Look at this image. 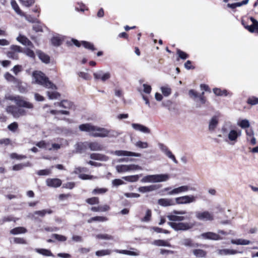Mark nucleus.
Wrapping results in <instances>:
<instances>
[{
  "mask_svg": "<svg viewBox=\"0 0 258 258\" xmlns=\"http://www.w3.org/2000/svg\"><path fill=\"white\" fill-rule=\"evenodd\" d=\"M90 157L93 160L100 161L107 160V157L105 155L99 153H92L90 154Z\"/></svg>",
  "mask_w": 258,
  "mask_h": 258,
  "instance_id": "nucleus-28",
  "label": "nucleus"
},
{
  "mask_svg": "<svg viewBox=\"0 0 258 258\" xmlns=\"http://www.w3.org/2000/svg\"><path fill=\"white\" fill-rule=\"evenodd\" d=\"M152 212L151 210L147 209L146 211L145 215L140 219L143 222H149L152 219Z\"/></svg>",
  "mask_w": 258,
  "mask_h": 258,
  "instance_id": "nucleus-30",
  "label": "nucleus"
},
{
  "mask_svg": "<svg viewBox=\"0 0 258 258\" xmlns=\"http://www.w3.org/2000/svg\"><path fill=\"white\" fill-rule=\"evenodd\" d=\"M23 52L31 58H35V54L34 52L29 48H26L24 51H23Z\"/></svg>",
  "mask_w": 258,
  "mask_h": 258,
  "instance_id": "nucleus-54",
  "label": "nucleus"
},
{
  "mask_svg": "<svg viewBox=\"0 0 258 258\" xmlns=\"http://www.w3.org/2000/svg\"><path fill=\"white\" fill-rule=\"evenodd\" d=\"M231 242L237 245H248L250 243L249 240L243 239H232Z\"/></svg>",
  "mask_w": 258,
  "mask_h": 258,
  "instance_id": "nucleus-35",
  "label": "nucleus"
},
{
  "mask_svg": "<svg viewBox=\"0 0 258 258\" xmlns=\"http://www.w3.org/2000/svg\"><path fill=\"white\" fill-rule=\"evenodd\" d=\"M109 206L106 205L104 206H99L98 207H92L91 210L93 212H105L109 210Z\"/></svg>",
  "mask_w": 258,
  "mask_h": 258,
  "instance_id": "nucleus-34",
  "label": "nucleus"
},
{
  "mask_svg": "<svg viewBox=\"0 0 258 258\" xmlns=\"http://www.w3.org/2000/svg\"><path fill=\"white\" fill-rule=\"evenodd\" d=\"M52 237L59 241H65L67 240V237L65 236L58 234H53Z\"/></svg>",
  "mask_w": 258,
  "mask_h": 258,
  "instance_id": "nucleus-55",
  "label": "nucleus"
},
{
  "mask_svg": "<svg viewBox=\"0 0 258 258\" xmlns=\"http://www.w3.org/2000/svg\"><path fill=\"white\" fill-rule=\"evenodd\" d=\"M172 214L167 216V218L171 221H182L184 220L190 221L191 219L192 212L188 213L185 211L173 210ZM174 230L176 231H187L192 229L196 225V222L192 221L188 222H174L168 223Z\"/></svg>",
  "mask_w": 258,
  "mask_h": 258,
  "instance_id": "nucleus-1",
  "label": "nucleus"
},
{
  "mask_svg": "<svg viewBox=\"0 0 258 258\" xmlns=\"http://www.w3.org/2000/svg\"><path fill=\"white\" fill-rule=\"evenodd\" d=\"M10 157L12 159L22 160L26 159L27 156L24 155H19L16 153H12L10 154Z\"/></svg>",
  "mask_w": 258,
  "mask_h": 258,
  "instance_id": "nucleus-47",
  "label": "nucleus"
},
{
  "mask_svg": "<svg viewBox=\"0 0 258 258\" xmlns=\"http://www.w3.org/2000/svg\"><path fill=\"white\" fill-rule=\"evenodd\" d=\"M114 251L121 254H126L129 255H134V256H137L139 255V253L137 252L127 250H119V249H115L114 250Z\"/></svg>",
  "mask_w": 258,
  "mask_h": 258,
  "instance_id": "nucleus-39",
  "label": "nucleus"
},
{
  "mask_svg": "<svg viewBox=\"0 0 258 258\" xmlns=\"http://www.w3.org/2000/svg\"><path fill=\"white\" fill-rule=\"evenodd\" d=\"M239 136L235 130H231L228 134V138L230 141H236Z\"/></svg>",
  "mask_w": 258,
  "mask_h": 258,
  "instance_id": "nucleus-43",
  "label": "nucleus"
},
{
  "mask_svg": "<svg viewBox=\"0 0 258 258\" xmlns=\"http://www.w3.org/2000/svg\"><path fill=\"white\" fill-rule=\"evenodd\" d=\"M26 232L27 229L23 227H17L10 230V233L13 235L25 233Z\"/></svg>",
  "mask_w": 258,
  "mask_h": 258,
  "instance_id": "nucleus-29",
  "label": "nucleus"
},
{
  "mask_svg": "<svg viewBox=\"0 0 258 258\" xmlns=\"http://www.w3.org/2000/svg\"><path fill=\"white\" fill-rule=\"evenodd\" d=\"M246 103L251 106L258 104V98L255 96H250L248 98Z\"/></svg>",
  "mask_w": 258,
  "mask_h": 258,
  "instance_id": "nucleus-40",
  "label": "nucleus"
},
{
  "mask_svg": "<svg viewBox=\"0 0 258 258\" xmlns=\"http://www.w3.org/2000/svg\"><path fill=\"white\" fill-rule=\"evenodd\" d=\"M11 4L12 8L18 15L21 16H25L24 13L20 9L19 6L15 0H12L11 2Z\"/></svg>",
  "mask_w": 258,
  "mask_h": 258,
  "instance_id": "nucleus-22",
  "label": "nucleus"
},
{
  "mask_svg": "<svg viewBox=\"0 0 258 258\" xmlns=\"http://www.w3.org/2000/svg\"><path fill=\"white\" fill-rule=\"evenodd\" d=\"M111 253L110 249H103L96 251L95 254L98 256H102L106 255H109Z\"/></svg>",
  "mask_w": 258,
  "mask_h": 258,
  "instance_id": "nucleus-44",
  "label": "nucleus"
},
{
  "mask_svg": "<svg viewBox=\"0 0 258 258\" xmlns=\"http://www.w3.org/2000/svg\"><path fill=\"white\" fill-rule=\"evenodd\" d=\"M82 45L85 48L91 51H95L97 49L95 47L94 44L90 42L86 41H81Z\"/></svg>",
  "mask_w": 258,
  "mask_h": 258,
  "instance_id": "nucleus-36",
  "label": "nucleus"
},
{
  "mask_svg": "<svg viewBox=\"0 0 258 258\" xmlns=\"http://www.w3.org/2000/svg\"><path fill=\"white\" fill-rule=\"evenodd\" d=\"M12 82L15 85L17 88H18L20 91H21V88L22 85V82L20 79L15 77Z\"/></svg>",
  "mask_w": 258,
  "mask_h": 258,
  "instance_id": "nucleus-64",
  "label": "nucleus"
},
{
  "mask_svg": "<svg viewBox=\"0 0 258 258\" xmlns=\"http://www.w3.org/2000/svg\"><path fill=\"white\" fill-rule=\"evenodd\" d=\"M23 108L24 107L12 105L7 106L6 110L8 113L11 114L14 117L18 118L27 114L26 110Z\"/></svg>",
  "mask_w": 258,
  "mask_h": 258,
  "instance_id": "nucleus-3",
  "label": "nucleus"
},
{
  "mask_svg": "<svg viewBox=\"0 0 258 258\" xmlns=\"http://www.w3.org/2000/svg\"><path fill=\"white\" fill-rule=\"evenodd\" d=\"M158 204L163 207H167L175 205L174 201L170 199H160L158 201Z\"/></svg>",
  "mask_w": 258,
  "mask_h": 258,
  "instance_id": "nucleus-19",
  "label": "nucleus"
},
{
  "mask_svg": "<svg viewBox=\"0 0 258 258\" xmlns=\"http://www.w3.org/2000/svg\"><path fill=\"white\" fill-rule=\"evenodd\" d=\"M161 150L164 153V154L169 158L171 159L175 163H177L178 161L176 159L175 156L172 152L169 150L168 147L163 144L160 145Z\"/></svg>",
  "mask_w": 258,
  "mask_h": 258,
  "instance_id": "nucleus-11",
  "label": "nucleus"
},
{
  "mask_svg": "<svg viewBox=\"0 0 258 258\" xmlns=\"http://www.w3.org/2000/svg\"><path fill=\"white\" fill-rule=\"evenodd\" d=\"M252 24L250 25H248V20L245 21L242 20L241 24L243 27L250 32H255L258 34V21L254 18L251 17L249 18Z\"/></svg>",
  "mask_w": 258,
  "mask_h": 258,
  "instance_id": "nucleus-5",
  "label": "nucleus"
},
{
  "mask_svg": "<svg viewBox=\"0 0 258 258\" xmlns=\"http://www.w3.org/2000/svg\"><path fill=\"white\" fill-rule=\"evenodd\" d=\"M132 127L136 131H139L144 133H150V130L147 127L138 123H132Z\"/></svg>",
  "mask_w": 258,
  "mask_h": 258,
  "instance_id": "nucleus-17",
  "label": "nucleus"
},
{
  "mask_svg": "<svg viewBox=\"0 0 258 258\" xmlns=\"http://www.w3.org/2000/svg\"><path fill=\"white\" fill-rule=\"evenodd\" d=\"M89 148V142H79L76 144V150L81 153Z\"/></svg>",
  "mask_w": 258,
  "mask_h": 258,
  "instance_id": "nucleus-18",
  "label": "nucleus"
},
{
  "mask_svg": "<svg viewBox=\"0 0 258 258\" xmlns=\"http://www.w3.org/2000/svg\"><path fill=\"white\" fill-rule=\"evenodd\" d=\"M8 99L14 101L16 104L19 107H23L25 108L32 109L34 108L33 104L26 100H24L22 96H10L7 98Z\"/></svg>",
  "mask_w": 258,
  "mask_h": 258,
  "instance_id": "nucleus-4",
  "label": "nucleus"
},
{
  "mask_svg": "<svg viewBox=\"0 0 258 258\" xmlns=\"http://www.w3.org/2000/svg\"><path fill=\"white\" fill-rule=\"evenodd\" d=\"M96 237L98 239H107V240H113L114 238L113 236H112L111 235L107 234H98V235H97Z\"/></svg>",
  "mask_w": 258,
  "mask_h": 258,
  "instance_id": "nucleus-51",
  "label": "nucleus"
},
{
  "mask_svg": "<svg viewBox=\"0 0 258 258\" xmlns=\"http://www.w3.org/2000/svg\"><path fill=\"white\" fill-rule=\"evenodd\" d=\"M107 220L106 217L103 216H95L92 217L87 220L88 223H91L95 221L104 222Z\"/></svg>",
  "mask_w": 258,
  "mask_h": 258,
  "instance_id": "nucleus-38",
  "label": "nucleus"
},
{
  "mask_svg": "<svg viewBox=\"0 0 258 258\" xmlns=\"http://www.w3.org/2000/svg\"><path fill=\"white\" fill-rule=\"evenodd\" d=\"M218 118L217 116H214L211 119L209 125V129L211 131H213L216 128L217 125L218 124Z\"/></svg>",
  "mask_w": 258,
  "mask_h": 258,
  "instance_id": "nucleus-25",
  "label": "nucleus"
},
{
  "mask_svg": "<svg viewBox=\"0 0 258 258\" xmlns=\"http://www.w3.org/2000/svg\"><path fill=\"white\" fill-rule=\"evenodd\" d=\"M175 200L178 204H187L195 201V198L193 196H185L177 198Z\"/></svg>",
  "mask_w": 258,
  "mask_h": 258,
  "instance_id": "nucleus-8",
  "label": "nucleus"
},
{
  "mask_svg": "<svg viewBox=\"0 0 258 258\" xmlns=\"http://www.w3.org/2000/svg\"><path fill=\"white\" fill-rule=\"evenodd\" d=\"M56 104L59 106L66 109H71L74 106L73 103L68 100H62Z\"/></svg>",
  "mask_w": 258,
  "mask_h": 258,
  "instance_id": "nucleus-21",
  "label": "nucleus"
},
{
  "mask_svg": "<svg viewBox=\"0 0 258 258\" xmlns=\"http://www.w3.org/2000/svg\"><path fill=\"white\" fill-rule=\"evenodd\" d=\"M14 221L16 222V220L12 216H8L4 217L2 219L0 220V224L2 225L7 222Z\"/></svg>",
  "mask_w": 258,
  "mask_h": 258,
  "instance_id": "nucleus-53",
  "label": "nucleus"
},
{
  "mask_svg": "<svg viewBox=\"0 0 258 258\" xmlns=\"http://www.w3.org/2000/svg\"><path fill=\"white\" fill-rule=\"evenodd\" d=\"M86 203L90 205L98 204L99 203V198L98 197H92L88 198L86 200Z\"/></svg>",
  "mask_w": 258,
  "mask_h": 258,
  "instance_id": "nucleus-49",
  "label": "nucleus"
},
{
  "mask_svg": "<svg viewBox=\"0 0 258 258\" xmlns=\"http://www.w3.org/2000/svg\"><path fill=\"white\" fill-rule=\"evenodd\" d=\"M107 191L108 189L106 188H96L93 190L92 193L93 194H103Z\"/></svg>",
  "mask_w": 258,
  "mask_h": 258,
  "instance_id": "nucleus-57",
  "label": "nucleus"
},
{
  "mask_svg": "<svg viewBox=\"0 0 258 258\" xmlns=\"http://www.w3.org/2000/svg\"><path fill=\"white\" fill-rule=\"evenodd\" d=\"M183 244L186 246L197 247L201 245L198 243H195L190 238H185L183 240Z\"/></svg>",
  "mask_w": 258,
  "mask_h": 258,
  "instance_id": "nucleus-26",
  "label": "nucleus"
},
{
  "mask_svg": "<svg viewBox=\"0 0 258 258\" xmlns=\"http://www.w3.org/2000/svg\"><path fill=\"white\" fill-rule=\"evenodd\" d=\"M46 183L48 186L56 188L61 185L62 181L59 178H48L46 180Z\"/></svg>",
  "mask_w": 258,
  "mask_h": 258,
  "instance_id": "nucleus-10",
  "label": "nucleus"
},
{
  "mask_svg": "<svg viewBox=\"0 0 258 258\" xmlns=\"http://www.w3.org/2000/svg\"><path fill=\"white\" fill-rule=\"evenodd\" d=\"M95 125L90 123L81 124L79 126L80 131L82 132L92 133L94 132Z\"/></svg>",
  "mask_w": 258,
  "mask_h": 258,
  "instance_id": "nucleus-12",
  "label": "nucleus"
},
{
  "mask_svg": "<svg viewBox=\"0 0 258 258\" xmlns=\"http://www.w3.org/2000/svg\"><path fill=\"white\" fill-rule=\"evenodd\" d=\"M33 76L37 84L40 85L46 88L56 89L57 87L52 82L49 81L48 77L41 72L35 71L33 73Z\"/></svg>",
  "mask_w": 258,
  "mask_h": 258,
  "instance_id": "nucleus-2",
  "label": "nucleus"
},
{
  "mask_svg": "<svg viewBox=\"0 0 258 258\" xmlns=\"http://www.w3.org/2000/svg\"><path fill=\"white\" fill-rule=\"evenodd\" d=\"M193 254L198 257H205L207 256L206 251L201 249H195L192 250Z\"/></svg>",
  "mask_w": 258,
  "mask_h": 258,
  "instance_id": "nucleus-31",
  "label": "nucleus"
},
{
  "mask_svg": "<svg viewBox=\"0 0 258 258\" xmlns=\"http://www.w3.org/2000/svg\"><path fill=\"white\" fill-rule=\"evenodd\" d=\"M17 39L23 44L27 43L28 45H30L32 44L31 42L25 36H20Z\"/></svg>",
  "mask_w": 258,
  "mask_h": 258,
  "instance_id": "nucleus-46",
  "label": "nucleus"
},
{
  "mask_svg": "<svg viewBox=\"0 0 258 258\" xmlns=\"http://www.w3.org/2000/svg\"><path fill=\"white\" fill-rule=\"evenodd\" d=\"M6 54L7 56L10 58L16 60L19 59L18 54L15 52L11 51V50L8 51L6 53Z\"/></svg>",
  "mask_w": 258,
  "mask_h": 258,
  "instance_id": "nucleus-52",
  "label": "nucleus"
},
{
  "mask_svg": "<svg viewBox=\"0 0 258 258\" xmlns=\"http://www.w3.org/2000/svg\"><path fill=\"white\" fill-rule=\"evenodd\" d=\"M201 236L203 238L208 239L218 240L220 238V236L218 234L212 232L203 233Z\"/></svg>",
  "mask_w": 258,
  "mask_h": 258,
  "instance_id": "nucleus-16",
  "label": "nucleus"
},
{
  "mask_svg": "<svg viewBox=\"0 0 258 258\" xmlns=\"http://www.w3.org/2000/svg\"><path fill=\"white\" fill-rule=\"evenodd\" d=\"M18 128V124L17 122H14L11 123L8 126V128L13 132H15L17 131Z\"/></svg>",
  "mask_w": 258,
  "mask_h": 258,
  "instance_id": "nucleus-61",
  "label": "nucleus"
},
{
  "mask_svg": "<svg viewBox=\"0 0 258 258\" xmlns=\"http://www.w3.org/2000/svg\"><path fill=\"white\" fill-rule=\"evenodd\" d=\"M161 187V184H154L149 186H140L138 188V190L141 192L144 193L157 190L160 188Z\"/></svg>",
  "mask_w": 258,
  "mask_h": 258,
  "instance_id": "nucleus-9",
  "label": "nucleus"
},
{
  "mask_svg": "<svg viewBox=\"0 0 258 258\" xmlns=\"http://www.w3.org/2000/svg\"><path fill=\"white\" fill-rule=\"evenodd\" d=\"M154 175H149L144 177L141 181L143 182H155Z\"/></svg>",
  "mask_w": 258,
  "mask_h": 258,
  "instance_id": "nucleus-48",
  "label": "nucleus"
},
{
  "mask_svg": "<svg viewBox=\"0 0 258 258\" xmlns=\"http://www.w3.org/2000/svg\"><path fill=\"white\" fill-rule=\"evenodd\" d=\"M155 182H162L167 180L169 178V175L167 174H155Z\"/></svg>",
  "mask_w": 258,
  "mask_h": 258,
  "instance_id": "nucleus-27",
  "label": "nucleus"
},
{
  "mask_svg": "<svg viewBox=\"0 0 258 258\" xmlns=\"http://www.w3.org/2000/svg\"><path fill=\"white\" fill-rule=\"evenodd\" d=\"M116 170L118 172H124L128 170L127 165H121L116 166Z\"/></svg>",
  "mask_w": 258,
  "mask_h": 258,
  "instance_id": "nucleus-62",
  "label": "nucleus"
},
{
  "mask_svg": "<svg viewBox=\"0 0 258 258\" xmlns=\"http://www.w3.org/2000/svg\"><path fill=\"white\" fill-rule=\"evenodd\" d=\"M161 90L164 96H168L171 93V88L167 86L162 87Z\"/></svg>",
  "mask_w": 258,
  "mask_h": 258,
  "instance_id": "nucleus-50",
  "label": "nucleus"
},
{
  "mask_svg": "<svg viewBox=\"0 0 258 258\" xmlns=\"http://www.w3.org/2000/svg\"><path fill=\"white\" fill-rule=\"evenodd\" d=\"M50 173H51V171L50 169H48L40 170L37 172V174L40 176L48 175L50 174Z\"/></svg>",
  "mask_w": 258,
  "mask_h": 258,
  "instance_id": "nucleus-63",
  "label": "nucleus"
},
{
  "mask_svg": "<svg viewBox=\"0 0 258 258\" xmlns=\"http://www.w3.org/2000/svg\"><path fill=\"white\" fill-rule=\"evenodd\" d=\"M196 217L198 220L204 221H212L214 219L213 214L207 211L196 212Z\"/></svg>",
  "mask_w": 258,
  "mask_h": 258,
  "instance_id": "nucleus-6",
  "label": "nucleus"
},
{
  "mask_svg": "<svg viewBox=\"0 0 258 258\" xmlns=\"http://www.w3.org/2000/svg\"><path fill=\"white\" fill-rule=\"evenodd\" d=\"M50 113L52 114L55 115L57 114H65V115H69L70 112L67 110H51L50 111Z\"/></svg>",
  "mask_w": 258,
  "mask_h": 258,
  "instance_id": "nucleus-56",
  "label": "nucleus"
},
{
  "mask_svg": "<svg viewBox=\"0 0 258 258\" xmlns=\"http://www.w3.org/2000/svg\"><path fill=\"white\" fill-rule=\"evenodd\" d=\"M115 154L117 156H135L140 157L141 154L132 152L127 151L118 150L115 151Z\"/></svg>",
  "mask_w": 258,
  "mask_h": 258,
  "instance_id": "nucleus-15",
  "label": "nucleus"
},
{
  "mask_svg": "<svg viewBox=\"0 0 258 258\" xmlns=\"http://www.w3.org/2000/svg\"><path fill=\"white\" fill-rule=\"evenodd\" d=\"M176 53L178 55V57L177 58V60L179 59L184 60L189 57V55L187 53L179 49H177Z\"/></svg>",
  "mask_w": 258,
  "mask_h": 258,
  "instance_id": "nucleus-37",
  "label": "nucleus"
},
{
  "mask_svg": "<svg viewBox=\"0 0 258 258\" xmlns=\"http://www.w3.org/2000/svg\"><path fill=\"white\" fill-rule=\"evenodd\" d=\"M63 39L59 36H53L51 39V44L54 46H59L61 44Z\"/></svg>",
  "mask_w": 258,
  "mask_h": 258,
  "instance_id": "nucleus-33",
  "label": "nucleus"
},
{
  "mask_svg": "<svg viewBox=\"0 0 258 258\" xmlns=\"http://www.w3.org/2000/svg\"><path fill=\"white\" fill-rule=\"evenodd\" d=\"M36 53L39 57V58L44 63L47 64L50 62V57L48 55L45 53L41 50H37L36 51Z\"/></svg>",
  "mask_w": 258,
  "mask_h": 258,
  "instance_id": "nucleus-13",
  "label": "nucleus"
},
{
  "mask_svg": "<svg viewBox=\"0 0 258 258\" xmlns=\"http://www.w3.org/2000/svg\"><path fill=\"white\" fill-rule=\"evenodd\" d=\"M122 178L128 182H136L139 180V176L138 175H130L123 177Z\"/></svg>",
  "mask_w": 258,
  "mask_h": 258,
  "instance_id": "nucleus-42",
  "label": "nucleus"
},
{
  "mask_svg": "<svg viewBox=\"0 0 258 258\" xmlns=\"http://www.w3.org/2000/svg\"><path fill=\"white\" fill-rule=\"evenodd\" d=\"M109 133V131L107 129L95 125L94 132L91 134L90 136L94 137L104 138L108 137Z\"/></svg>",
  "mask_w": 258,
  "mask_h": 258,
  "instance_id": "nucleus-7",
  "label": "nucleus"
},
{
  "mask_svg": "<svg viewBox=\"0 0 258 258\" xmlns=\"http://www.w3.org/2000/svg\"><path fill=\"white\" fill-rule=\"evenodd\" d=\"M238 125L241 128H245L249 127L250 124L248 120L242 119L238 123Z\"/></svg>",
  "mask_w": 258,
  "mask_h": 258,
  "instance_id": "nucleus-58",
  "label": "nucleus"
},
{
  "mask_svg": "<svg viewBox=\"0 0 258 258\" xmlns=\"http://www.w3.org/2000/svg\"><path fill=\"white\" fill-rule=\"evenodd\" d=\"M10 50L18 53V52H23L22 48L18 45H12L10 46Z\"/></svg>",
  "mask_w": 258,
  "mask_h": 258,
  "instance_id": "nucleus-60",
  "label": "nucleus"
},
{
  "mask_svg": "<svg viewBox=\"0 0 258 258\" xmlns=\"http://www.w3.org/2000/svg\"><path fill=\"white\" fill-rule=\"evenodd\" d=\"M213 92L217 96H227V91L226 90H221L220 88H215L213 89Z\"/></svg>",
  "mask_w": 258,
  "mask_h": 258,
  "instance_id": "nucleus-41",
  "label": "nucleus"
},
{
  "mask_svg": "<svg viewBox=\"0 0 258 258\" xmlns=\"http://www.w3.org/2000/svg\"><path fill=\"white\" fill-rule=\"evenodd\" d=\"M21 3L25 7H30L35 3V0H19Z\"/></svg>",
  "mask_w": 258,
  "mask_h": 258,
  "instance_id": "nucleus-59",
  "label": "nucleus"
},
{
  "mask_svg": "<svg viewBox=\"0 0 258 258\" xmlns=\"http://www.w3.org/2000/svg\"><path fill=\"white\" fill-rule=\"evenodd\" d=\"M47 96L49 99H55L60 97V94L57 92H47Z\"/></svg>",
  "mask_w": 258,
  "mask_h": 258,
  "instance_id": "nucleus-45",
  "label": "nucleus"
},
{
  "mask_svg": "<svg viewBox=\"0 0 258 258\" xmlns=\"http://www.w3.org/2000/svg\"><path fill=\"white\" fill-rule=\"evenodd\" d=\"M248 3V0H243L240 2H237L233 4H228L227 7L232 9L234 12H235V9L237 7H241L243 5H245Z\"/></svg>",
  "mask_w": 258,
  "mask_h": 258,
  "instance_id": "nucleus-20",
  "label": "nucleus"
},
{
  "mask_svg": "<svg viewBox=\"0 0 258 258\" xmlns=\"http://www.w3.org/2000/svg\"><path fill=\"white\" fill-rule=\"evenodd\" d=\"M89 149L91 151H99L103 150V146L97 142H89Z\"/></svg>",
  "mask_w": 258,
  "mask_h": 258,
  "instance_id": "nucleus-14",
  "label": "nucleus"
},
{
  "mask_svg": "<svg viewBox=\"0 0 258 258\" xmlns=\"http://www.w3.org/2000/svg\"><path fill=\"white\" fill-rule=\"evenodd\" d=\"M36 251L39 254L46 256H54L53 254L49 249L44 248H37Z\"/></svg>",
  "mask_w": 258,
  "mask_h": 258,
  "instance_id": "nucleus-32",
  "label": "nucleus"
},
{
  "mask_svg": "<svg viewBox=\"0 0 258 258\" xmlns=\"http://www.w3.org/2000/svg\"><path fill=\"white\" fill-rule=\"evenodd\" d=\"M53 212V211L50 209H44L40 211H35L33 214H32V217H34V215H38L41 217H43L46 214H51Z\"/></svg>",
  "mask_w": 258,
  "mask_h": 258,
  "instance_id": "nucleus-23",
  "label": "nucleus"
},
{
  "mask_svg": "<svg viewBox=\"0 0 258 258\" xmlns=\"http://www.w3.org/2000/svg\"><path fill=\"white\" fill-rule=\"evenodd\" d=\"M153 244L158 246H167L171 247V245L167 240L162 239L155 240L153 242Z\"/></svg>",
  "mask_w": 258,
  "mask_h": 258,
  "instance_id": "nucleus-24",
  "label": "nucleus"
}]
</instances>
